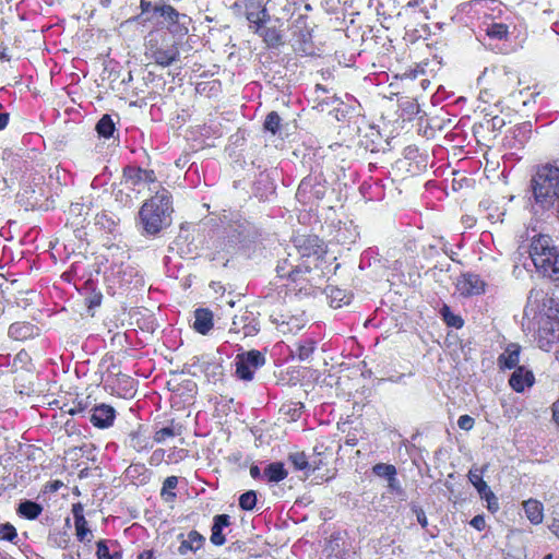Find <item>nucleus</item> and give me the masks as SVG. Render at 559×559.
Here are the masks:
<instances>
[{"label": "nucleus", "instance_id": "obj_4", "mask_svg": "<svg viewBox=\"0 0 559 559\" xmlns=\"http://www.w3.org/2000/svg\"><path fill=\"white\" fill-rule=\"evenodd\" d=\"M530 257L535 267L544 276L554 277L559 271V239L549 235H537L532 238Z\"/></svg>", "mask_w": 559, "mask_h": 559}, {"label": "nucleus", "instance_id": "obj_49", "mask_svg": "<svg viewBox=\"0 0 559 559\" xmlns=\"http://www.w3.org/2000/svg\"><path fill=\"white\" fill-rule=\"evenodd\" d=\"M475 420L469 415H462L457 419V426L465 431H469L474 427Z\"/></svg>", "mask_w": 559, "mask_h": 559}, {"label": "nucleus", "instance_id": "obj_36", "mask_svg": "<svg viewBox=\"0 0 559 559\" xmlns=\"http://www.w3.org/2000/svg\"><path fill=\"white\" fill-rule=\"evenodd\" d=\"M257 504V493L254 490H248L239 497V507L245 511H251Z\"/></svg>", "mask_w": 559, "mask_h": 559}, {"label": "nucleus", "instance_id": "obj_23", "mask_svg": "<svg viewBox=\"0 0 559 559\" xmlns=\"http://www.w3.org/2000/svg\"><path fill=\"white\" fill-rule=\"evenodd\" d=\"M524 511L532 524L536 525L543 522V504L539 501L533 499L525 501Z\"/></svg>", "mask_w": 559, "mask_h": 559}, {"label": "nucleus", "instance_id": "obj_3", "mask_svg": "<svg viewBox=\"0 0 559 559\" xmlns=\"http://www.w3.org/2000/svg\"><path fill=\"white\" fill-rule=\"evenodd\" d=\"M173 197L170 192L160 188L146 200L139 211V225L142 234L155 236L169 225L173 213Z\"/></svg>", "mask_w": 559, "mask_h": 559}, {"label": "nucleus", "instance_id": "obj_19", "mask_svg": "<svg viewBox=\"0 0 559 559\" xmlns=\"http://www.w3.org/2000/svg\"><path fill=\"white\" fill-rule=\"evenodd\" d=\"M37 328L28 322H14L9 326L8 334L16 341L27 340L36 334Z\"/></svg>", "mask_w": 559, "mask_h": 559}, {"label": "nucleus", "instance_id": "obj_64", "mask_svg": "<svg viewBox=\"0 0 559 559\" xmlns=\"http://www.w3.org/2000/svg\"><path fill=\"white\" fill-rule=\"evenodd\" d=\"M324 103L326 105H334V104H343V100H341L340 97H337L336 95H333L331 98H328L324 100Z\"/></svg>", "mask_w": 559, "mask_h": 559}, {"label": "nucleus", "instance_id": "obj_25", "mask_svg": "<svg viewBox=\"0 0 559 559\" xmlns=\"http://www.w3.org/2000/svg\"><path fill=\"white\" fill-rule=\"evenodd\" d=\"M557 337L558 335L554 329H548L546 326L539 328L537 333L538 347L548 352Z\"/></svg>", "mask_w": 559, "mask_h": 559}, {"label": "nucleus", "instance_id": "obj_28", "mask_svg": "<svg viewBox=\"0 0 559 559\" xmlns=\"http://www.w3.org/2000/svg\"><path fill=\"white\" fill-rule=\"evenodd\" d=\"M123 178L126 183L131 187H136L143 183V168L135 166H128L123 170Z\"/></svg>", "mask_w": 559, "mask_h": 559}, {"label": "nucleus", "instance_id": "obj_34", "mask_svg": "<svg viewBox=\"0 0 559 559\" xmlns=\"http://www.w3.org/2000/svg\"><path fill=\"white\" fill-rule=\"evenodd\" d=\"M74 524L76 530V536L80 542H83L87 534H90V530L87 527V522L82 514H79L76 508L74 507Z\"/></svg>", "mask_w": 559, "mask_h": 559}, {"label": "nucleus", "instance_id": "obj_40", "mask_svg": "<svg viewBox=\"0 0 559 559\" xmlns=\"http://www.w3.org/2000/svg\"><path fill=\"white\" fill-rule=\"evenodd\" d=\"M176 435H179V432H176L174 427L167 426L155 431L154 441L156 443H163L167 438L175 437Z\"/></svg>", "mask_w": 559, "mask_h": 559}, {"label": "nucleus", "instance_id": "obj_42", "mask_svg": "<svg viewBox=\"0 0 559 559\" xmlns=\"http://www.w3.org/2000/svg\"><path fill=\"white\" fill-rule=\"evenodd\" d=\"M481 499H485L487 502V509L495 513L499 510V502L498 498L495 496V493L489 490V492L485 493L484 496H480Z\"/></svg>", "mask_w": 559, "mask_h": 559}, {"label": "nucleus", "instance_id": "obj_24", "mask_svg": "<svg viewBox=\"0 0 559 559\" xmlns=\"http://www.w3.org/2000/svg\"><path fill=\"white\" fill-rule=\"evenodd\" d=\"M263 474L270 483H278L287 477V471L281 462L270 463Z\"/></svg>", "mask_w": 559, "mask_h": 559}, {"label": "nucleus", "instance_id": "obj_58", "mask_svg": "<svg viewBox=\"0 0 559 559\" xmlns=\"http://www.w3.org/2000/svg\"><path fill=\"white\" fill-rule=\"evenodd\" d=\"M549 530L559 538V520H554L549 525Z\"/></svg>", "mask_w": 559, "mask_h": 559}, {"label": "nucleus", "instance_id": "obj_63", "mask_svg": "<svg viewBox=\"0 0 559 559\" xmlns=\"http://www.w3.org/2000/svg\"><path fill=\"white\" fill-rule=\"evenodd\" d=\"M245 7V3L242 4L240 1H236L233 5H231V10L235 12V13H238L240 14L242 12V8Z\"/></svg>", "mask_w": 559, "mask_h": 559}, {"label": "nucleus", "instance_id": "obj_56", "mask_svg": "<svg viewBox=\"0 0 559 559\" xmlns=\"http://www.w3.org/2000/svg\"><path fill=\"white\" fill-rule=\"evenodd\" d=\"M85 408H86V406H85V405H83V403H82V402H79V403H76V404L74 405V407H73V408H71V409L69 411V413H70L71 415H78V414L83 413V412L85 411Z\"/></svg>", "mask_w": 559, "mask_h": 559}, {"label": "nucleus", "instance_id": "obj_30", "mask_svg": "<svg viewBox=\"0 0 559 559\" xmlns=\"http://www.w3.org/2000/svg\"><path fill=\"white\" fill-rule=\"evenodd\" d=\"M314 349L316 342L307 340L297 344L295 353L300 361H307L311 358Z\"/></svg>", "mask_w": 559, "mask_h": 559}, {"label": "nucleus", "instance_id": "obj_5", "mask_svg": "<svg viewBox=\"0 0 559 559\" xmlns=\"http://www.w3.org/2000/svg\"><path fill=\"white\" fill-rule=\"evenodd\" d=\"M154 14L162 19L158 23L164 25L175 38L181 40L189 33V26L192 22L191 17L180 13L170 4L164 1L156 2Z\"/></svg>", "mask_w": 559, "mask_h": 559}, {"label": "nucleus", "instance_id": "obj_44", "mask_svg": "<svg viewBox=\"0 0 559 559\" xmlns=\"http://www.w3.org/2000/svg\"><path fill=\"white\" fill-rule=\"evenodd\" d=\"M245 3V12L253 11L267 7L271 0H242Z\"/></svg>", "mask_w": 559, "mask_h": 559}, {"label": "nucleus", "instance_id": "obj_18", "mask_svg": "<svg viewBox=\"0 0 559 559\" xmlns=\"http://www.w3.org/2000/svg\"><path fill=\"white\" fill-rule=\"evenodd\" d=\"M156 64L160 67H169L179 58V49L177 45H171L168 48H157L152 55Z\"/></svg>", "mask_w": 559, "mask_h": 559}, {"label": "nucleus", "instance_id": "obj_14", "mask_svg": "<svg viewBox=\"0 0 559 559\" xmlns=\"http://www.w3.org/2000/svg\"><path fill=\"white\" fill-rule=\"evenodd\" d=\"M521 346L516 343H510L503 353L498 357L500 369H515L520 362Z\"/></svg>", "mask_w": 559, "mask_h": 559}, {"label": "nucleus", "instance_id": "obj_51", "mask_svg": "<svg viewBox=\"0 0 559 559\" xmlns=\"http://www.w3.org/2000/svg\"><path fill=\"white\" fill-rule=\"evenodd\" d=\"M469 524L477 531H483L486 527V520L485 516L481 514L475 515Z\"/></svg>", "mask_w": 559, "mask_h": 559}, {"label": "nucleus", "instance_id": "obj_60", "mask_svg": "<svg viewBox=\"0 0 559 559\" xmlns=\"http://www.w3.org/2000/svg\"><path fill=\"white\" fill-rule=\"evenodd\" d=\"M357 442H358V439L356 438V436H354V435H353V436L348 435V436L346 437V440H345V444H346V445L355 447V445L357 444Z\"/></svg>", "mask_w": 559, "mask_h": 559}, {"label": "nucleus", "instance_id": "obj_52", "mask_svg": "<svg viewBox=\"0 0 559 559\" xmlns=\"http://www.w3.org/2000/svg\"><path fill=\"white\" fill-rule=\"evenodd\" d=\"M116 201L122 203L124 206L132 205V198L128 193H123L122 190H118L115 194Z\"/></svg>", "mask_w": 559, "mask_h": 559}, {"label": "nucleus", "instance_id": "obj_37", "mask_svg": "<svg viewBox=\"0 0 559 559\" xmlns=\"http://www.w3.org/2000/svg\"><path fill=\"white\" fill-rule=\"evenodd\" d=\"M95 224L109 233H112L116 227L115 218L107 213L97 214L95 217Z\"/></svg>", "mask_w": 559, "mask_h": 559}, {"label": "nucleus", "instance_id": "obj_17", "mask_svg": "<svg viewBox=\"0 0 559 559\" xmlns=\"http://www.w3.org/2000/svg\"><path fill=\"white\" fill-rule=\"evenodd\" d=\"M192 326L198 333L206 335L213 328V313L209 309H197Z\"/></svg>", "mask_w": 559, "mask_h": 559}, {"label": "nucleus", "instance_id": "obj_47", "mask_svg": "<svg viewBox=\"0 0 559 559\" xmlns=\"http://www.w3.org/2000/svg\"><path fill=\"white\" fill-rule=\"evenodd\" d=\"M330 297L332 298L333 307L337 308V307H342V302L345 298V294L342 289L331 288Z\"/></svg>", "mask_w": 559, "mask_h": 559}, {"label": "nucleus", "instance_id": "obj_2", "mask_svg": "<svg viewBox=\"0 0 559 559\" xmlns=\"http://www.w3.org/2000/svg\"><path fill=\"white\" fill-rule=\"evenodd\" d=\"M530 203L535 214L559 210V167L538 166L530 182Z\"/></svg>", "mask_w": 559, "mask_h": 559}, {"label": "nucleus", "instance_id": "obj_33", "mask_svg": "<svg viewBox=\"0 0 559 559\" xmlns=\"http://www.w3.org/2000/svg\"><path fill=\"white\" fill-rule=\"evenodd\" d=\"M288 460L298 471H307V473L310 471H314V468L310 467V463L308 462L307 456L304 452L292 453L289 454Z\"/></svg>", "mask_w": 559, "mask_h": 559}, {"label": "nucleus", "instance_id": "obj_54", "mask_svg": "<svg viewBox=\"0 0 559 559\" xmlns=\"http://www.w3.org/2000/svg\"><path fill=\"white\" fill-rule=\"evenodd\" d=\"M154 5H155V3L153 4L151 1H147V0H141V4H140L142 13H147L150 11L154 12Z\"/></svg>", "mask_w": 559, "mask_h": 559}, {"label": "nucleus", "instance_id": "obj_61", "mask_svg": "<svg viewBox=\"0 0 559 559\" xmlns=\"http://www.w3.org/2000/svg\"><path fill=\"white\" fill-rule=\"evenodd\" d=\"M250 475L254 479L259 478L261 475L260 468L257 465H252L250 467Z\"/></svg>", "mask_w": 559, "mask_h": 559}, {"label": "nucleus", "instance_id": "obj_29", "mask_svg": "<svg viewBox=\"0 0 559 559\" xmlns=\"http://www.w3.org/2000/svg\"><path fill=\"white\" fill-rule=\"evenodd\" d=\"M486 34L492 38L502 40L508 37L509 26L504 23H490L486 27Z\"/></svg>", "mask_w": 559, "mask_h": 559}, {"label": "nucleus", "instance_id": "obj_10", "mask_svg": "<svg viewBox=\"0 0 559 559\" xmlns=\"http://www.w3.org/2000/svg\"><path fill=\"white\" fill-rule=\"evenodd\" d=\"M230 331L235 333L242 332L245 336H252L259 332V322L253 312L245 311L234 317Z\"/></svg>", "mask_w": 559, "mask_h": 559}, {"label": "nucleus", "instance_id": "obj_59", "mask_svg": "<svg viewBox=\"0 0 559 559\" xmlns=\"http://www.w3.org/2000/svg\"><path fill=\"white\" fill-rule=\"evenodd\" d=\"M122 378H123V381H124L126 385L130 386L128 389V393H129L130 396H132L133 395V385H132L133 384V380L130 377H128V376H122Z\"/></svg>", "mask_w": 559, "mask_h": 559}, {"label": "nucleus", "instance_id": "obj_57", "mask_svg": "<svg viewBox=\"0 0 559 559\" xmlns=\"http://www.w3.org/2000/svg\"><path fill=\"white\" fill-rule=\"evenodd\" d=\"M552 417H554V420L559 426V401L555 402L552 405Z\"/></svg>", "mask_w": 559, "mask_h": 559}, {"label": "nucleus", "instance_id": "obj_12", "mask_svg": "<svg viewBox=\"0 0 559 559\" xmlns=\"http://www.w3.org/2000/svg\"><path fill=\"white\" fill-rule=\"evenodd\" d=\"M116 411L107 404H99L92 408L90 421L98 428H108L114 424Z\"/></svg>", "mask_w": 559, "mask_h": 559}, {"label": "nucleus", "instance_id": "obj_13", "mask_svg": "<svg viewBox=\"0 0 559 559\" xmlns=\"http://www.w3.org/2000/svg\"><path fill=\"white\" fill-rule=\"evenodd\" d=\"M230 525V516L228 514H217L213 518L210 540L215 546L225 544L226 538L223 533Z\"/></svg>", "mask_w": 559, "mask_h": 559}, {"label": "nucleus", "instance_id": "obj_15", "mask_svg": "<svg viewBox=\"0 0 559 559\" xmlns=\"http://www.w3.org/2000/svg\"><path fill=\"white\" fill-rule=\"evenodd\" d=\"M272 322L276 324L278 332L283 334L296 333L304 325L301 319L286 314L272 316Z\"/></svg>", "mask_w": 559, "mask_h": 559}, {"label": "nucleus", "instance_id": "obj_7", "mask_svg": "<svg viewBox=\"0 0 559 559\" xmlns=\"http://www.w3.org/2000/svg\"><path fill=\"white\" fill-rule=\"evenodd\" d=\"M326 189V180L323 174L312 171L299 183L296 197L301 203L307 204L323 199Z\"/></svg>", "mask_w": 559, "mask_h": 559}, {"label": "nucleus", "instance_id": "obj_31", "mask_svg": "<svg viewBox=\"0 0 559 559\" xmlns=\"http://www.w3.org/2000/svg\"><path fill=\"white\" fill-rule=\"evenodd\" d=\"M440 314H441L443 321L449 326H452V328H455V329H461L463 326V324H464L463 319L460 316L454 314L451 311V308L448 305H445V304L441 307Z\"/></svg>", "mask_w": 559, "mask_h": 559}, {"label": "nucleus", "instance_id": "obj_8", "mask_svg": "<svg viewBox=\"0 0 559 559\" xmlns=\"http://www.w3.org/2000/svg\"><path fill=\"white\" fill-rule=\"evenodd\" d=\"M265 364V357L259 350L252 349L236 357V374L239 379L250 381L257 369Z\"/></svg>", "mask_w": 559, "mask_h": 559}, {"label": "nucleus", "instance_id": "obj_6", "mask_svg": "<svg viewBox=\"0 0 559 559\" xmlns=\"http://www.w3.org/2000/svg\"><path fill=\"white\" fill-rule=\"evenodd\" d=\"M250 29L263 38L269 47H278L283 44L282 31L276 26H265L270 20L267 7L245 12Z\"/></svg>", "mask_w": 559, "mask_h": 559}, {"label": "nucleus", "instance_id": "obj_20", "mask_svg": "<svg viewBox=\"0 0 559 559\" xmlns=\"http://www.w3.org/2000/svg\"><path fill=\"white\" fill-rule=\"evenodd\" d=\"M129 447L136 452H142L152 449L153 443L151 442L150 437L146 436L140 427L138 430L132 431L129 435Z\"/></svg>", "mask_w": 559, "mask_h": 559}, {"label": "nucleus", "instance_id": "obj_45", "mask_svg": "<svg viewBox=\"0 0 559 559\" xmlns=\"http://www.w3.org/2000/svg\"><path fill=\"white\" fill-rule=\"evenodd\" d=\"M127 476L130 478L140 477L141 475L146 473V468L144 464H131L126 469Z\"/></svg>", "mask_w": 559, "mask_h": 559}, {"label": "nucleus", "instance_id": "obj_1", "mask_svg": "<svg viewBox=\"0 0 559 559\" xmlns=\"http://www.w3.org/2000/svg\"><path fill=\"white\" fill-rule=\"evenodd\" d=\"M322 253L321 241L317 236L299 235L288 248L287 257L278 261L276 273L278 277L288 278L301 289L302 284L308 282L307 274L317 266Z\"/></svg>", "mask_w": 559, "mask_h": 559}, {"label": "nucleus", "instance_id": "obj_16", "mask_svg": "<svg viewBox=\"0 0 559 559\" xmlns=\"http://www.w3.org/2000/svg\"><path fill=\"white\" fill-rule=\"evenodd\" d=\"M178 537L181 538V543L178 548V552L180 555H187L189 551H197L205 542V538L197 531H190L187 537H185L183 534H180Z\"/></svg>", "mask_w": 559, "mask_h": 559}, {"label": "nucleus", "instance_id": "obj_27", "mask_svg": "<svg viewBox=\"0 0 559 559\" xmlns=\"http://www.w3.org/2000/svg\"><path fill=\"white\" fill-rule=\"evenodd\" d=\"M115 130V122L110 115H104L96 123L97 133L105 139L112 136Z\"/></svg>", "mask_w": 559, "mask_h": 559}, {"label": "nucleus", "instance_id": "obj_9", "mask_svg": "<svg viewBox=\"0 0 559 559\" xmlns=\"http://www.w3.org/2000/svg\"><path fill=\"white\" fill-rule=\"evenodd\" d=\"M486 283L478 274L464 273L456 282V290L463 297H471L485 293Z\"/></svg>", "mask_w": 559, "mask_h": 559}, {"label": "nucleus", "instance_id": "obj_46", "mask_svg": "<svg viewBox=\"0 0 559 559\" xmlns=\"http://www.w3.org/2000/svg\"><path fill=\"white\" fill-rule=\"evenodd\" d=\"M245 231L246 226L243 224H237L236 227L234 228L235 234L230 236L229 241L234 243H241L245 240Z\"/></svg>", "mask_w": 559, "mask_h": 559}, {"label": "nucleus", "instance_id": "obj_48", "mask_svg": "<svg viewBox=\"0 0 559 559\" xmlns=\"http://www.w3.org/2000/svg\"><path fill=\"white\" fill-rule=\"evenodd\" d=\"M96 555L98 559H110V549L106 540H99L97 543Z\"/></svg>", "mask_w": 559, "mask_h": 559}, {"label": "nucleus", "instance_id": "obj_62", "mask_svg": "<svg viewBox=\"0 0 559 559\" xmlns=\"http://www.w3.org/2000/svg\"><path fill=\"white\" fill-rule=\"evenodd\" d=\"M102 296L95 295L90 299V307H97L100 305Z\"/></svg>", "mask_w": 559, "mask_h": 559}, {"label": "nucleus", "instance_id": "obj_26", "mask_svg": "<svg viewBox=\"0 0 559 559\" xmlns=\"http://www.w3.org/2000/svg\"><path fill=\"white\" fill-rule=\"evenodd\" d=\"M118 275L121 277V285H130L134 283V285L142 284L143 280L138 275V272L131 265H121L118 270Z\"/></svg>", "mask_w": 559, "mask_h": 559}, {"label": "nucleus", "instance_id": "obj_38", "mask_svg": "<svg viewBox=\"0 0 559 559\" xmlns=\"http://www.w3.org/2000/svg\"><path fill=\"white\" fill-rule=\"evenodd\" d=\"M280 124H281V117L278 116L277 112L271 111L270 114H267L265 121H264L265 130L275 134L280 129Z\"/></svg>", "mask_w": 559, "mask_h": 559}, {"label": "nucleus", "instance_id": "obj_22", "mask_svg": "<svg viewBox=\"0 0 559 559\" xmlns=\"http://www.w3.org/2000/svg\"><path fill=\"white\" fill-rule=\"evenodd\" d=\"M487 466H484L483 468L478 467H472L468 472V480L472 483V485L476 488L479 496H484L485 493L489 492L490 488L487 485V483L483 479V475Z\"/></svg>", "mask_w": 559, "mask_h": 559}, {"label": "nucleus", "instance_id": "obj_53", "mask_svg": "<svg viewBox=\"0 0 559 559\" xmlns=\"http://www.w3.org/2000/svg\"><path fill=\"white\" fill-rule=\"evenodd\" d=\"M156 175L152 169H143V183H155Z\"/></svg>", "mask_w": 559, "mask_h": 559}, {"label": "nucleus", "instance_id": "obj_35", "mask_svg": "<svg viewBox=\"0 0 559 559\" xmlns=\"http://www.w3.org/2000/svg\"><path fill=\"white\" fill-rule=\"evenodd\" d=\"M191 360L192 362L190 364V368L193 370H189L188 372L192 376H195L198 371L206 372L209 367L212 365L209 357L206 356H194Z\"/></svg>", "mask_w": 559, "mask_h": 559}, {"label": "nucleus", "instance_id": "obj_50", "mask_svg": "<svg viewBox=\"0 0 559 559\" xmlns=\"http://www.w3.org/2000/svg\"><path fill=\"white\" fill-rule=\"evenodd\" d=\"M178 485V477L176 476H168L164 483L162 488V495L168 493L170 489H175Z\"/></svg>", "mask_w": 559, "mask_h": 559}, {"label": "nucleus", "instance_id": "obj_21", "mask_svg": "<svg viewBox=\"0 0 559 559\" xmlns=\"http://www.w3.org/2000/svg\"><path fill=\"white\" fill-rule=\"evenodd\" d=\"M16 512L24 519L35 520L43 512V507L35 501L24 500L20 502Z\"/></svg>", "mask_w": 559, "mask_h": 559}, {"label": "nucleus", "instance_id": "obj_39", "mask_svg": "<svg viewBox=\"0 0 559 559\" xmlns=\"http://www.w3.org/2000/svg\"><path fill=\"white\" fill-rule=\"evenodd\" d=\"M17 538L16 528L10 524L4 523L0 525V540H7L13 543Z\"/></svg>", "mask_w": 559, "mask_h": 559}, {"label": "nucleus", "instance_id": "obj_11", "mask_svg": "<svg viewBox=\"0 0 559 559\" xmlns=\"http://www.w3.org/2000/svg\"><path fill=\"white\" fill-rule=\"evenodd\" d=\"M534 383V373L525 366L515 368L509 379L510 386L518 393L524 392L525 389L533 386Z\"/></svg>", "mask_w": 559, "mask_h": 559}, {"label": "nucleus", "instance_id": "obj_43", "mask_svg": "<svg viewBox=\"0 0 559 559\" xmlns=\"http://www.w3.org/2000/svg\"><path fill=\"white\" fill-rule=\"evenodd\" d=\"M412 511L416 515L417 522L420 524V526L426 528L428 526V519L423 508L418 504H412Z\"/></svg>", "mask_w": 559, "mask_h": 559}, {"label": "nucleus", "instance_id": "obj_41", "mask_svg": "<svg viewBox=\"0 0 559 559\" xmlns=\"http://www.w3.org/2000/svg\"><path fill=\"white\" fill-rule=\"evenodd\" d=\"M386 483L389 492L399 497L405 496V490L402 487V484L399 480L397 475H393L389 480H386Z\"/></svg>", "mask_w": 559, "mask_h": 559}, {"label": "nucleus", "instance_id": "obj_55", "mask_svg": "<svg viewBox=\"0 0 559 559\" xmlns=\"http://www.w3.org/2000/svg\"><path fill=\"white\" fill-rule=\"evenodd\" d=\"M492 129H501L504 126V120L498 116H495L491 120Z\"/></svg>", "mask_w": 559, "mask_h": 559}, {"label": "nucleus", "instance_id": "obj_32", "mask_svg": "<svg viewBox=\"0 0 559 559\" xmlns=\"http://www.w3.org/2000/svg\"><path fill=\"white\" fill-rule=\"evenodd\" d=\"M372 473L378 477L389 480L393 475H397V469L392 464L377 463L372 467Z\"/></svg>", "mask_w": 559, "mask_h": 559}]
</instances>
